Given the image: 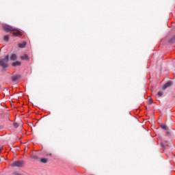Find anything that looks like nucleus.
<instances>
[{
  "label": "nucleus",
  "mask_w": 175,
  "mask_h": 175,
  "mask_svg": "<svg viewBox=\"0 0 175 175\" xmlns=\"http://www.w3.org/2000/svg\"><path fill=\"white\" fill-rule=\"evenodd\" d=\"M8 62L9 55H6L4 59L0 60V66H1L2 68H7Z\"/></svg>",
  "instance_id": "1"
},
{
  "label": "nucleus",
  "mask_w": 175,
  "mask_h": 175,
  "mask_svg": "<svg viewBox=\"0 0 175 175\" xmlns=\"http://www.w3.org/2000/svg\"><path fill=\"white\" fill-rule=\"evenodd\" d=\"M11 166L12 167H21V166H23V162L20 161H14L11 164Z\"/></svg>",
  "instance_id": "2"
},
{
  "label": "nucleus",
  "mask_w": 175,
  "mask_h": 175,
  "mask_svg": "<svg viewBox=\"0 0 175 175\" xmlns=\"http://www.w3.org/2000/svg\"><path fill=\"white\" fill-rule=\"evenodd\" d=\"M172 85V81L167 82L162 88L163 90H166V88H168V87H170Z\"/></svg>",
  "instance_id": "3"
},
{
  "label": "nucleus",
  "mask_w": 175,
  "mask_h": 175,
  "mask_svg": "<svg viewBox=\"0 0 175 175\" xmlns=\"http://www.w3.org/2000/svg\"><path fill=\"white\" fill-rule=\"evenodd\" d=\"M26 45L27 42L24 41L22 43L18 44V47H20V49H24V47H25Z\"/></svg>",
  "instance_id": "4"
},
{
  "label": "nucleus",
  "mask_w": 175,
  "mask_h": 175,
  "mask_svg": "<svg viewBox=\"0 0 175 175\" xmlns=\"http://www.w3.org/2000/svg\"><path fill=\"white\" fill-rule=\"evenodd\" d=\"M11 61H16L17 59V55L16 54H12L10 56Z\"/></svg>",
  "instance_id": "5"
},
{
  "label": "nucleus",
  "mask_w": 175,
  "mask_h": 175,
  "mask_svg": "<svg viewBox=\"0 0 175 175\" xmlns=\"http://www.w3.org/2000/svg\"><path fill=\"white\" fill-rule=\"evenodd\" d=\"M5 29L7 32H9L10 31H14V29H13V27H11L10 26H7L5 27Z\"/></svg>",
  "instance_id": "6"
},
{
  "label": "nucleus",
  "mask_w": 175,
  "mask_h": 175,
  "mask_svg": "<svg viewBox=\"0 0 175 175\" xmlns=\"http://www.w3.org/2000/svg\"><path fill=\"white\" fill-rule=\"evenodd\" d=\"M12 35L14 36H20V35H21V32L20 31H14Z\"/></svg>",
  "instance_id": "7"
},
{
  "label": "nucleus",
  "mask_w": 175,
  "mask_h": 175,
  "mask_svg": "<svg viewBox=\"0 0 175 175\" xmlns=\"http://www.w3.org/2000/svg\"><path fill=\"white\" fill-rule=\"evenodd\" d=\"M21 59L25 60V59H29V57H28V55L25 54L21 57Z\"/></svg>",
  "instance_id": "8"
},
{
  "label": "nucleus",
  "mask_w": 175,
  "mask_h": 175,
  "mask_svg": "<svg viewBox=\"0 0 175 175\" xmlns=\"http://www.w3.org/2000/svg\"><path fill=\"white\" fill-rule=\"evenodd\" d=\"M20 65H21V62H15L12 63V66H20Z\"/></svg>",
  "instance_id": "9"
},
{
  "label": "nucleus",
  "mask_w": 175,
  "mask_h": 175,
  "mask_svg": "<svg viewBox=\"0 0 175 175\" xmlns=\"http://www.w3.org/2000/svg\"><path fill=\"white\" fill-rule=\"evenodd\" d=\"M40 161L42 163H47L49 160L46 158H41Z\"/></svg>",
  "instance_id": "10"
},
{
  "label": "nucleus",
  "mask_w": 175,
  "mask_h": 175,
  "mask_svg": "<svg viewBox=\"0 0 175 175\" xmlns=\"http://www.w3.org/2000/svg\"><path fill=\"white\" fill-rule=\"evenodd\" d=\"M18 79V76H14L12 78V81H16V80H17Z\"/></svg>",
  "instance_id": "11"
},
{
  "label": "nucleus",
  "mask_w": 175,
  "mask_h": 175,
  "mask_svg": "<svg viewBox=\"0 0 175 175\" xmlns=\"http://www.w3.org/2000/svg\"><path fill=\"white\" fill-rule=\"evenodd\" d=\"M161 128H162V129H165V131H167V126H166L165 124H162Z\"/></svg>",
  "instance_id": "12"
},
{
  "label": "nucleus",
  "mask_w": 175,
  "mask_h": 175,
  "mask_svg": "<svg viewBox=\"0 0 175 175\" xmlns=\"http://www.w3.org/2000/svg\"><path fill=\"white\" fill-rule=\"evenodd\" d=\"M175 41V36L172 37L171 40H170V43H174Z\"/></svg>",
  "instance_id": "13"
},
{
  "label": "nucleus",
  "mask_w": 175,
  "mask_h": 175,
  "mask_svg": "<svg viewBox=\"0 0 175 175\" xmlns=\"http://www.w3.org/2000/svg\"><path fill=\"white\" fill-rule=\"evenodd\" d=\"M157 95H158V96H162V95H163V92H159L157 93Z\"/></svg>",
  "instance_id": "14"
},
{
  "label": "nucleus",
  "mask_w": 175,
  "mask_h": 175,
  "mask_svg": "<svg viewBox=\"0 0 175 175\" xmlns=\"http://www.w3.org/2000/svg\"><path fill=\"white\" fill-rule=\"evenodd\" d=\"M4 40H5V42H8V40H9V36H4Z\"/></svg>",
  "instance_id": "15"
},
{
  "label": "nucleus",
  "mask_w": 175,
  "mask_h": 175,
  "mask_svg": "<svg viewBox=\"0 0 175 175\" xmlns=\"http://www.w3.org/2000/svg\"><path fill=\"white\" fill-rule=\"evenodd\" d=\"M152 98H149V100H148V104H149V105H152Z\"/></svg>",
  "instance_id": "16"
},
{
  "label": "nucleus",
  "mask_w": 175,
  "mask_h": 175,
  "mask_svg": "<svg viewBox=\"0 0 175 175\" xmlns=\"http://www.w3.org/2000/svg\"><path fill=\"white\" fill-rule=\"evenodd\" d=\"M0 152H1V149H0Z\"/></svg>",
  "instance_id": "17"
}]
</instances>
